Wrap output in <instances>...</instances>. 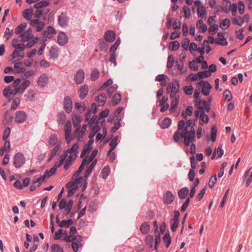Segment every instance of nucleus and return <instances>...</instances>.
Listing matches in <instances>:
<instances>
[{"mask_svg":"<svg viewBox=\"0 0 252 252\" xmlns=\"http://www.w3.org/2000/svg\"><path fill=\"white\" fill-rule=\"evenodd\" d=\"M195 120H189L187 121L185 128L181 132V136L184 139V144L187 147L192 143L195 138V130L193 126L195 125Z\"/></svg>","mask_w":252,"mask_h":252,"instance_id":"1","label":"nucleus"},{"mask_svg":"<svg viewBox=\"0 0 252 252\" xmlns=\"http://www.w3.org/2000/svg\"><path fill=\"white\" fill-rule=\"evenodd\" d=\"M189 194V189L187 187H184L180 189L178 191V196L181 199H186L185 201L181 207V211L184 212L187 208L189 201V197H187Z\"/></svg>","mask_w":252,"mask_h":252,"instance_id":"2","label":"nucleus"},{"mask_svg":"<svg viewBox=\"0 0 252 252\" xmlns=\"http://www.w3.org/2000/svg\"><path fill=\"white\" fill-rule=\"evenodd\" d=\"M26 162L24 155L21 153H17L13 157V165L16 168L21 167Z\"/></svg>","mask_w":252,"mask_h":252,"instance_id":"3","label":"nucleus"},{"mask_svg":"<svg viewBox=\"0 0 252 252\" xmlns=\"http://www.w3.org/2000/svg\"><path fill=\"white\" fill-rule=\"evenodd\" d=\"M57 170V168L55 167H53L50 170H46L41 177L33 180V184H35L38 183L37 186H40L42 182L45 179L46 177L49 178L51 176L54 174Z\"/></svg>","mask_w":252,"mask_h":252,"instance_id":"4","label":"nucleus"},{"mask_svg":"<svg viewBox=\"0 0 252 252\" xmlns=\"http://www.w3.org/2000/svg\"><path fill=\"white\" fill-rule=\"evenodd\" d=\"M72 131L71 122L67 121L64 126V138L67 144H69L73 139V135H71Z\"/></svg>","mask_w":252,"mask_h":252,"instance_id":"5","label":"nucleus"},{"mask_svg":"<svg viewBox=\"0 0 252 252\" xmlns=\"http://www.w3.org/2000/svg\"><path fill=\"white\" fill-rule=\"evenodd\" d=\"M78 147V144L76 143L73 144L70 149L67 150L64 152H67L66 157L68 156V154H69V155L67 158V159L72 162L77 157V155L78 154V152L77 151Z\"/></svg>","mask_w":252,"mask_h":252,"instance_id":"6","label":"nucleus"},{"mask_svg":"<svg viewBox=\"0 0 252 252\" xmlns=\"http://www.w3.org/2000/svg\"><path fill=\"white\" fill-rule=\"evenodd\" d=\"M196 117L199 115L200 120L205 123H208L209 122V117L207 115L205 114L204 108L202 106H198L197 110L195 111Z\"/></svg>","mask_w":252,"mask_h":252,"instance_id":"7","label":"nucleus"},{"mask_svg":"<svg viewBox=\"0 0 252 252\" xmlns=\"http://www.w3.org/2000/svg\"><path fill=\"white\" fill-rule=\"evenodd\" d=\"M27 118V115L25 111H18L16 112L14 117V121L17 124L23 123Z\"/></svg>","mask_w":252,"mask_h":252,"instance_id":"8","label":"nucleus"},{"mask_svg":"<svg viewBox=\"0 0 252 252\" xmlns=\"http://www.w3.org/2000/svg\"><path fill=\"white\" fill-rule=\"evenodd\" d=\"M198 84L202 86V93L203 95L207 96L210 93L212 86L207 81H201L198 83Z\"/></svg>","mask_w":252,"mask_h":252,"instance_id":"9","label":"nucleus"},{"mask_svg":"<svg viewBox=\"0 0 252 252\" xmlns=\"http://www.w3.org/2000/svg\"><path fill=\"white\" fill-rule=\"evenodd\" d=\"M24 50H19L18 48H15L13 50L12 54L10 55L11 60L16 59L17 61H20L23 59L25 56V54L22 52V51Z\"/></svg>","mask_w":252,"mask_h":252,"instance_id":"10","label":"nucleus"},{"mask_svg":"<svg viewBox=\"0 0 252 252\" xmlns=\"http://www.w3.org/2000/svg\"><path fill=\"white\" fill-rule=\"evenodd\" d=\"M21 37L20 41L22 43H25L26 41H29L30 39H31L32 36V29H28L26 32L21 34L20 35Z\"/></svg>","mask_w":252,"mask_h":252,"instance_id":"11","label":"nucleus"},{"mask_svg":"<svg viewBox=\"0 0 252 252\" xmlns=\"http://www.w3.org/2000/svg\"><path fill=\"white\" fill-rule=\"evenodd\" d=\"M85 78V73L82 69H79L75 76L74 81L76 84L80 85L83 83Z\"/></svg>","mask_w":252,"mask_h":252,"instance_id":"12","label":"nucleus"},{"mask_svg":"<svg viewBox=\"0 0 252 252\" xmlns=\"http://www.w3.org/2000/svg\"><path fill=\"white\" fill-rule=\"evenodd\" d=\"M68 36L64 32H60L57 36V42L61 45H65L68 42Z\"/></svg>","mask_w":252,"mask_h":252,"instance_id":"13","label":"nucleus"},{"mask_svg":"<svg viewBox=\"0 0 252 252\" xmlns=\"http://www.w3.org/2000/svg\"><path fill=\"white\" fill-rule=\"evenodd\" d=\"M64 108L66 113H69L72 109V102L71 98L68 96L64 98Z\"/></svg>","mask_w":252,"mask_h":252,"instance_id":"14","label":"nucleus"},{"mask_svg":"<svg viewBox=\"0 0 252 252\" xmlns=\"http://www.w3.org/2000/svg\"><path fill=\"white\" fill-rule=\"evenodd\" d=\"M49 82V77L46 74H42L38 78L37 84L40 87L46 86Z\"/></svg>","mask_w":252,"mask_h":252,"instance_id":"15","label":"nucleus"},{"mask_svg":"<svg viewBox=\"0 0 252 252\" xmlns=\"http://www.w3.org/2000/svg\"><path fill=\"white\" fill-rule=\"evenodd\" d=\"M62 149V144L61 141L58 142L55 148L53 149L49 160H51L56 155L59 154Z\"/></svg>","mask_w":252,"mask_h":252,"instance_id":"16","label":"nucleus"},{"mask_svg":"<svg viewBox=\"0 0 252 252\" xmlns=\"http://www.w3.org/2000/svg\"><path fill=\"white\" fill-rule=\"evenodd\" d=\"M68 22V18L64 13H61L58 18V22L60 25L63 27H65L67 26Z\"/></svg>","mask_w":252,"mask_h":252,"instance_id":"17","label":"nucleus"},{"mask_svg":"<svg viewBox=\"0 0 252 252\" xmlns=\"http://www.w3.org/2000/svg\"><path fill=\"white\" fill-rule=\"evenodd\" d=\"M116 35L112 31H107L104 34V39L107 42L111 43L115 39Z\"/></svg>","mask_w":252,"mask_h":252,"instance_id":"18","label":"nucleus"},{"mask_svg":"<svg viewBox=\"0 0 252 252\" xmlns=\"http://www.w3.org/2000/svg\"><path fill=\"white\" fill-rule=\"evenodd\" d=\"M59 49L56 45L52 46L49 51V56L51 59H56L59 54Z\"/></svg>","mask_w":252,"mask_h":252,"instance_id":"19","label":"nucleus"},{"mask_svg":"<svg viewBox=\"0 0 252 252\" xmlns=\"http://www.w3.org/2000/svg\"><path fill=\"white\" fill-rule=\"evenodd\" d=\"M196 28L199 32H205L207 30V26L206 24H204L202 19H199L197 21Z\"/></svg>","mask_w":252,"mask_h":252,"instance_id":"20","label":"nucleus"},{"mask_svg":"<svg viewBox=\"0 0 252 252\" xmlns=\"http://www.w3.org/2000/svg\"><path fill=\"white\" fill-rule=\"evenodd\" d=\"M56 33V31L54 28L51 26H49L47 30L44 32L43 35L47 38H51Z\"/></svg>","mask_w":252,"mask_h":252,"instance_id":"21","label":"nucleus"},{"mask_svg":"<svg viewBox=\"0 0 252 252\" xmlns=\"http://www.w3.org/2000/svg\"><path fill=\"white\" fill-rule=\"evenodd\" d=\"M88 87L85 85L82 86L79 90V97L81 99L85 98L88 94Z\"/></svg>","mask_w":252,"mask_h":252,"instance_id":"22","label":"nucleus"},{"mask_svg":"<svg viewBox=\"0 0 252 252\" xmlns=\"http://www.w3.org/2000/svg\"><path fill=\"white\" fill-rule=\"evenodd\" d=\"M246 180V185L249 186L252 182V171L250 172V170H247L244 175V180Z\"/></svg>","mask_w":252,"mask_h":252,"instance_id":"23","label":"nucleus"},{"mask_svg":"<svg viewBox=\"0 0 252 252\" xmlns=\"http://www.w3.org/2000/svg\"><path fill=\"white\" fill-rule=\"evenodd\" d=\"M11 45L15 48H18L19 50H25V44L23 43H19V40L17 38L13 39L11 41Z\"/></svg>","mask_w":252,"mask_h":252,"instance_id":"24","label":"nucleus"},{"mask_svg":"<svg viewBox=\"0 0 252 252\" xmlns=\"http://www.w3.org/2000/svg\"><path fill=\"white\" fill-rule=\"evenodd\" d=\"M73 126L76 128H80V123L81 122V117L79 115H74L72 118Z\"/></svg>","mask_w":252,"mask_h":252,"instance_id":"25","label":"nucleus"},{"mask_svg":"<svg viewBox=\"0 0 252 252\" xmlns=\"http://www.w3.org/2000/svg\"><path fill=\"white\" fill-rule=\"evenodd\" d=\"M60 141H58L57 136L55 134L51 135L48 140L49 146L51 147H54L55 145L58 144Z\"/></svg>","mask_w":252,"mask_h":252,"instance_id":"26","label":"nucleus"},{"mask_svg":"<svg viewBox=\"0 0 252 252\" xmlns=\"http://www.w3.org/2000/svg\"><path fill=\"white\" fill-rule=\"evenodd\" d=\"M197 13L199 17L202 18H206V11L205 7L204 6L201 5L198 7L197 9Z\"/></svg>","mask_w":252,"mask_h":252,"instance_id":"27","label":"nucleus"},{"mask_svg":"<svg viewBox=\"0 0 252 252\" xmlns=\"http://www.w3.org/2000/svg\"><path fill=\"white\" fill-rule=\"evenodd\" d=\"M14 67L18 73L24 72L26 70V68L23 67V63L21 62L15 63Z\"/></svg>","mask_w":252,"mask_h":252,"instance_id":"28","label":"nucleus"},{"mask_svg":"<svg viewBox=\"0 0 252 252\" xmlns=\"http://www.w3.org/2000/svg\"><path fill=\"white\" fill-rule=\"evenodd\" d=\"M10 148V144L9 141H6L4 146L0 149V156H2L4 154V152H9Z\"/></svg>","mask_w":252,"mask_h":252,"instance_id":"29","label":"nucleus"},{"mask_svg":"<svg viewBox=\"0 0 252 252\" xmlns=\"http://www.w3.org/2000/svg\"><path fill=\"white\" fill-rule=\"evenodd\" d=\"M232 22L233 25H237L241 26L245 23V20L242 17L236 16L232 19Z\"/></svg>","mask_w":252,"mask_h":252,"instance_id":"30","label":"nucleus"},{"mask_svg":"<svg viewBox=\"0 0 252 252\" xmlns=\"http://www.w3.org/2000/svg\"><path fill=\"white\" fill-rule=\"evenodd\" d=\"M27 25L26 23H22L19 25L15 29V33L16 34H21L26 28Z\"/></svg>","mask_w":252,"mask_h":252,"instance_id":"31","label":"nucleus"},{"mask_svg":"<svg viewBox=\"0 0 252 252\" xmlns=\"http://www.w3.org/2000/svg\"><path fill=\"white\" fill-rule=\"evenodd\" d=\"M178 69L181 73H184L186 71V68L184 67V63L182 60H178L176 63Z\"/></svg>","mask_w":252,"mask_h":252,"instance_id":"32","label":"nucleus"},{"mask_svg":"<svg viewBox=\"0 0 252 252\" xmlns=\"http://www.w3.org/2000/svg\"><path fill=\"white\" fill-rule=\"evenodd\" d=\"M33 10L32 9H27L23 11V16L24 18L30 20L32 17Z\"/></svg>","mask_w":252,"mask_h":252,"instance_id":"33","label":"nucleus"},{"mask_svg":"<svg viewBox=\"0 0 252 252\" xmlns=\"http://www.w3.org/2000/svg\"><path fill=\"white\" fill-rule=\"evenodd\" d=\"M140 230L143 234H145L150 231V226L147 222H144L141 224Z\"/></svg>","mask_w":252,"mask_h":252,"instance_id":"34","label":"nucleus"},{"mask_svg":"<svg viewBox=\"0 0 252 252\" xmlns=\"http://www.w3.org/2000/svg\"><path fill=\"white\" fill-rule=\"evenodd\" d=\"M173 194L172 192L167 191L165 195L164 201L166 204H171L173 202Z\"/></svg>","mask_w":252,"mask_h":252,"instance_id":"35","label":"nucleus"},{"mask_svg":"<svg viewBox=\"0 0 252 252\" xmlns=\"http://www.w3.org/2000/svg\"><path fill=\"white\" fill-rule=\"evenodd\" d=\"M172 121L171 119H170L169 118L166 117L162 121V122L160 124V126L162 128H166L168 127L171 124Z\"/></svg>","mask_w":252,"mask_h":252,"instance_id":"36","label":"nucleus"},{"mask_svg":"<svg viewBox=\"0 0 252 252\" xmlns=\"http://www.w3.org/2000/svg\"><path fill=\"white\" fill-rule=\"evenodd\" d=\"M84 133L85 132H82V130L80 129V128H76L73 132V138L77 137L78 140H80L83 137Z\"/></svg>","mask_w":252,"mask_h":252,"instance_id":"37","label":"nucleus"},{"mask_svg":"<svg viewBox=\"0 0 252 252\" xmlns=\"http://www.w3.org/2000/svg\"><path fill=\"white\" fill-rule=\"evenodd\" d=\"M49 5V1L48 0H42L34 4V7L35 9H39L43 7L47 6Z\"/></svg>","mask_w":252,"mask_h":252,"instance_id":"38","label":"nucleus"},{"mask_svg":"<svg viewBox=\"0 0 252 252\" xmlns=\"http://www.w3.org/2000/svg\"><path fill=\"white\" fill-rule=\"evenodd\" d=\"M12 88L11 86H9L3 89V94L5 97L9 98L12 94Z\"/></svg>","mask_w":252,"mask_h":252,"instance_id":"39","label":"nucleus"},{"mask_svg":"<svg viewBox=\"0 0 252 252\" xmlns=\"http://www.w3.org/2000/svg\"><path fill=\"white\" fill-rule=\"evenodd\" d=\"M193 107L191 106H188L185 111H183L182 116L186 118L188 116H191L192 114Z\"/></svg>","mask_w":252,"mask_h":252,"instance_id":"40","label":"nucleus"},{"mask_svg":"<svg viewBox=\"0 0 252 252\" xmlns=\"http://www.w3.org/2000/svg\"><path fill=\"white\" fill-rule=\"evenodd\" d=\"M106 99V95L103 93L100 94L96 98V101L100 103L101 105H103L105 103Z\"/></svg>","mask_w":252,"mask_h":252,"instance_id":"41","label":"nucleus"},{"mask_svg":"<svg viewBox=\"0 0 252 252\" xmlns=\"http://www.w3.org/2000/svg\"><path fill=\"white\" fill-rule=\"evenodd\" d=\"M153 236L151 235H148L145 239V242L149 248H152L153 247Z\"/></svg>","mask_w":252,"mask_h":252,"instance_id":"42","label":"nucleus"},{"mask_svg":"<svg viewBox=\"0 0 252 252\" xmlns=\"http://www.w3.org/2000/svg\"><path fill=\"white\" fill-rule=\"evenodd\" d=\"M230 25V21L225 18L223 21L220 24V27L222 30L227 29Z\"/></svg>","mask_w":252,"mask_h":252,"instance_id":"43","label":"nucleus"},{"mask_svg":"<svg viewBox=\"0 0 252 252\" xmlns=\"http://www.w3.org/2000/svg\"><path fill=\"white\" fill-rule=\"evenodd\" d=\"M73 223V221L71 219H69L67 220H62L60 223L59 224V226L61 227H69V226L71 225Z\"/></svg>","mask_w":252,"mask_h":252,"instance_id":"44","label":"nucleus"},{"mask_svg":"<svg viewBox=\"0 0 252 252\" xmlns=\"http://www.w3.org/2000/svg\"><path fill=\"white\" fill-rule=\"evenodd\" d=\"M75 106L76 109L80 113H82L86 109V106L84 103L76 102Z\"/></svg>","mask_w":252,"mask_h":252,"instance_id":"45","label":"nucleus"},{"mask_svg":"<svg viewBox=\"0 0 252 252\" xmlns=\"http://www.w3.org/2000/svg\"><path fill=\"white\" fill-rule=\"evenodd\" d=\"M121 99V96L120 94H115L113 96L112 104L113 106L117 104Z\"/></svg>","mask_w":252,"mask_h":252,"instance_id":"46","label":"nucleus"},{"mask_svg":"<svg viewBox=\"0 0 252 252\" xmlns=\"http://www.w3.org/2000/svg\"><path fill=\"white\" fill-rule=\"evenodd\" d=\"M211 74L210 73V71H208L207 70L200 71L197 73V76H198L199 79L209 77L211 76Z\"/></svg>","mask_w":252,"mask_h":252,"instance_id":"47","label":"nucleus"},{"mask_svg":"<svg viewBox=\"0 0 252 252\" xmlns=\"http://www.w3.org/2000/svg\"><path fill=\"white\" fill-rule=\"evenodd\" d=\"M67 152H64L63 155L61 156V159L58 163H55L54 167H55L57 169L60 167L63 163L65 159L66 158V154Z\"/></svg>","mask_w":252,"mask_h":252,"instance_id":"48","label":"nucleus"},{"mask_svg":"<svg viewBox=\"0 0 252 252\" xmlns=\"http://www.w3.org/2000/svg\"><path fill=\"white\" fill-rule=\"evenodd\" d=\"M58 121L60 124H63L66 120V115L64 112H60L58 115Z\"/></svg>","mask_w":252,"mask_h":252,"instance_id":"49","label":"nucleus"},{"mask_svg":"<svg viewBox=\"0 0 252 252\" xmlns=\"http://www.w3.org/2000/svg\"><path fill=\"white\" fill-rule=\"evenodd\" d=\"M217 175L216 174L211 177L208 183L209 187L210 188H212L216 184V183L217 182Z\"/></svg>","mask_w":252,"mask_h":252,"instance_id":"50","label":"nucleus"},{"mask_svg":"<svg viewBox=\"0 0 252 252\" xmlns=\"http://www.w3.org/2000/svg\"><path fill=\"white\" fill-rule=\"evenodd\" d=\"M110 173V168L108 166L104 167L101 171V176L103 179H105L107 177Z\"/></svg>","mask_w":252,"mask_h":252,"instance_id":"51","label":"nucleus"},{"mask_svg":"<svg viewBox=\"0 0 252 252\" xmlns=\"http://www.w3.org/2000/svg\"><path fill=\"white\" fill-rule=\"evenodd\" d=\"M120 43V41L119 38H118L115 43L111 47L110 49V52L111 53H115V51L117 49L118 46H119Z\"/></svg>","mask_w":252,"mask_h":252,"instance_id":"52","label":"nucleus"},{"mask_svg":"<svg viewBox=\"0 0 252 252\" xmlns=\"http://www.w3.org/2000/svg\"><path fill=\"white\" fill-rule=\"evenodd\" d=\"M100 127L98 126H95L93 127L92 131L89 134V138L90 139L93 138L95 134L99 130Z\"/></svg>","mask_w":252,"mask_h":252,"instance_id":"53","label":"nucleus"},{"mask_svg":"<svg viewBox=\"0 0 252 252\" xmlns=\"http://www.w3.org/2000/svg\"><path fill=\"white\" fill-rule=\"evenodd\" d=\"M92 147H91L89 146L86 145L81 153V157L82 158L84 157L86 155L89 154L90 152L92 150Z\"/></svg>","mask_w":252,"mask_h":252,"instance_id":"54","label":"nucleus"},{"mask_svg":"<svg viewBox=\"0 0 252 252\" xmlns=\"http://www.w3.org/2000/svg\"><path fill=\"white\" fill-rule=\"evenodd\" d=\"M13 34V32L12 30L10 29L9 28H7L4 32V36L6 40H8L10 37Z\"/></svg>","mask_w":252,"mask_h":252,"instance_id":"55","label":"nucleus"},{"mask_svg":"<svg viewBox=\"0 0 252 252\" xmlns=\"http://www.w3.org/2000/svg\"><path fill=\"white\" fill-rule=\"evenodd\" d=\"M223 97L227 101H230L232 98L230 91L228 90H225L223 93Z\"/></svg>","mask_w":252,"mask_h":252,"instance_id":"56","label":"nucleus"},{"mask_svg":"<svg viewBox=\"0 0 252 252\" xmlns=\"http://www.w3.org/2000/svg\"><path fill=\"white\" fill-rule=\"evenodd\" d=\"M215 42L217 44H220L222 46H225L227 45V40L224 38L216 39Z\"/></svg>","mask_w":252,"mask_h":252,"instance_id":"57","label":"nucleus"},{"mask_svg":"<svg viewBox=\"0 0 252 252\" xmlns=\"http://www.w3.org/2000/svg\"><path fill=\"white\" fill-rule=\"evenodd\" d=\"M72 179L74 181L75 185L78 188L79 185L81 183L83 179L82 177H79V176L74 177V174H73Z\"/></svg>","mask_w":252,"mask_h":252,"instance_id":"58","label":"nucleus"},{"mask_svg":"<svg viewBox=\"0 0 252 252\" xmlns=\"http://www.w3.org/2000/svg\"><path fill=\"white\" fill-rule=\"evenodd\" d=\"M99 75V71L97 69L94 70L91 74V78L92 81L96 80Z\"/></svg>","mask_w":252,"mask_h":252,"instance_id":"59","label":"nucleus"},{"mask_svg":"<svg viewBox=\"0 0 252 252\" xmlns=\"http://www.w3.org/2000/svg\"><path fill=\"white\" fill-rule=\"evenodd\" d=\"M72 248L74 252H77L79 248L82 247V245L81 243H78L76 242L73 241L71 244Z\"/></svg>","mask_w":252,"mask_h":252,"instance_id":"60","label":"nucleus"},{"mask_svg":"<svg viewBox=\"0 0 252 252\" xmlns=\"http://www.w3.org/2000/svg\"><path fill=\"white\" fill-rule=\"evenodd\" d=\"M20 100L18 97H16L14 98L13 101L12 106L11 107V110H15L17 106L19 105L20 103Z\"/></svg>","mask_w":252,"mask_h":252,"instance_id":"61","label":"nucleus"},{"mask_svg":"<svg viewBox=\"0 0 252 252\" xmlns=\"http://www.w3.org/2000/svg\"><path fill=\"white\" fill-rule=\"evenodd\" d=\"M52 252H63V250L58 244H54L52 247Z\"/></svg>","mask_w":252,"mask_h":252,"instance_id":"62","label":"nucleus"},{"mask_svg":"<svg viewBox=\"0 0 252 252\" xmlns=\"http://www.w3.org/2000/svg\"><path fill=\"white\" fill-rule=\"evenodd\" d=\"M218 29V25L214 24L212 25L209 29V32L210 34H213L215 33Z\"/></svg>","mask_w":252,"mask_h":252,"instance_id":"63","label":"nucleus"},{"mask_svg":"<svg viewBox=\"0 0 252 252\" xmlns=\"http://www.w3.org/2000/svg\"><path fill=\"white\" fill-rule=\"evenodd\" d=\"M183 12L185 15V17L186 18H189L190 15V8L187 6H185L183 8Z\"/></svg>","mask_w":252,"mask_h":252,"instance_id":"64","label":"nucleus"}]
</instances>
